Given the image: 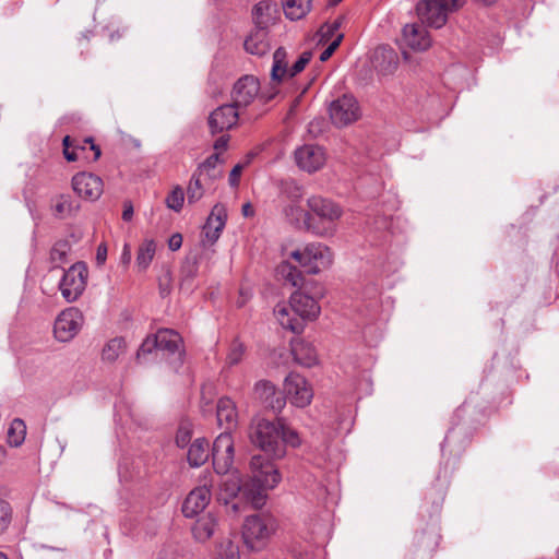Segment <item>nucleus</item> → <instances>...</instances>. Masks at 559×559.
I'll return each instance as SVG.
<instances>
[{"label": "nucleus", "mask_w": 559, "mask_h": 559, "mask_svg": "<svg viewBox=\"0 0 559 559\" xmlns=\"http://www.w3.org/2000/svg\"><path fill=\"white\" fill-rule=\"evenodd\" d=\"M251 477L243 484L233 481L227 485L226 490L230 496L241 492L246 499L250 500L254 508L264 504L266 491L273 489L281 481V474L270 459L261 454L253 455L250 461Z\"/></svg>", "instance_id": "nucleus-1"}, {"label": "nucleus", "mask_w": 559, "mask_h": 559, "mask_svg": "<svg viewBox=\"0 0 559 559\" xmlns=\"http://www.w3.org/2000/svg\"><path fill=\"white\" fill-rule=\"evenodd\" d=\"M323 297V289L320 288L314 296H309L300 290L292 294L288 304H277L274 308V316L282 328L294 333H301L306 320H314L320 314L321 308L318 299Z\"/></svg>", "instance_id": "nucleus-2"}, {"label": "nucleus", "mask_w": 559, "mask_h": 559, "mask_svg": "<svg viewBox=\"0 0 559 559\" xmlns=\"http://www.w3.org/2000/svg\"><path fill=\"white\" fill-rule=\"evenodd\" d=\"M250 442L270 459H282L285 448L281 440V419L271 421L264 418L253 419L249 428Z\"/></svg>", "instance_id": "nucleus-3"}, {"label": "nucleus", "mask_w": 559, "mask_h": 559, "mask_svg": "<svg viewBox=\"0 0 559 559\" xmlns=\"http://www.w3.org/2000/svg\"><path fill=\"white\" fill-rule=\"evenodd\" d=\"M276 519L269 513H259L246 518L242 525V539L251 551L263 550L277 531Z\"/></svg>", "instance_id": "nucleus-4"}, {"label": "nucleus", "mask_w": 559, "mask_h": 559, "mask_svg": "<svg viewBox=\"0 0 559 559\" xmlns=\"http://www.w3.org/2000/svg\"><path fill=\"white\" fill-rule=\"evenodd\" d=\"M290 258L312 275L330 269L334 261L332 250L321 242H311L298 248L292 251Z\"/></svg>", "instance_id": "nucleus-5"}, {"label": "nucleus", "mask_w": 559, "mask_h": 559, "mask_svg": "<svg viewBox=\"0 0 559 559\" xmlns=\"http://www.w3.org/2000/svg\"><path fill=\"white\" fill-rule=\"evenodd\" d=\"M338 218L340 212H289V221L298 229L317 236L332 235Z\"/></svg>", "instance_id": "nucleus-6"}, {"label": "nucleus", "mask_w": 559, "mask_h": 559, "mask_svg": "<svg viewBox=\"0 0 559 559\" xmlns=\"http://www.w3.org/2000/svg\"><path fill=\"white\" fill-rule=\"evenodd\" d=\"M463 3L464 0H420L416 10L423 23L440 28L447 23L449 13L461 8Z\"/></svg>", "instance_id": "nucleus-7"}, {"label": "nucleus", "mask_w": 559, "mask_h": 559, "mask_svg": "<svg viewBox=\"0 0 559 559\" xmlns=\"http://www.w3.org/2000/svg\"><path fill=\"white\" fill-rule=\"evenodd\" d=\"M88 270L85 263L76 262L63 274L59 283V290L67 302L76 301L87 285Z\"/></svg>", "instance_id": "nucleus-8"}, {"label": "nucleus", "mask_w": 559, "mask_h": 559, "mask_svg": "<svg viewBox=\"0 0 559 559\" xmlns=\"http://www.w3.org/2000/svg\"><path fill=\"white\" fill-rule=\"evenodd\" d=\"M312 58L311 51H304L292 67H288V53L285 48L280 47L273 53L271 80L280 84L286 79H292L300 73Z\"/></svg>", "instance_id": "nucleus-9"}, {"label": "nucleus", "mask_w": 559, "mask_h": 559, "mask_svg": "<svg viewBox=\"0 0 559 559\" xmlns=\"http://www.w3.org/2000/svg\"><path fill=\"white\" fill-rule=\"evenodd\" d=\"M83 323V313L78 308H67L55 320V337L59 342H69L81 331Z\"/></svg>", "instance_id": "nucleus-10"}, {"label": "nucleus", "mask_w": 559, "mask_h": 559, "mask_svg": "<svg viewBox=\"0 0 559 559\" xmlns=\"http://www.w3.org/2000/svg\"><path fill=\"white\" fill-rule=\"evenodd\" d=\"M285 400L294 406L304 408L308 406L313 397V390L308 381L299 373L290 372L284 380Z\"/></svg>", "instance_id": "nucleus-11"}, {"label": "nucleus", "mask_w": 559, "mask_h": 559, "mask_svg": "<svg viewBox=\"0 0 559 559\" xmlns=\"http://www.w3.org/2000/svg\"><path fill=\"white\" fill-rule=\"evenodd\" d=\"M330 119L337 127H346L359 118V106L352 95H343L333 100L329 107Z\"/></svg>", "instance_id": "nucleus-12"}, {"label": "nucleus", "mask_w": 559, "mask_h": 559, "mask_svg": "<svg viewBox=\"0 0 559 559\" xmlns=\"http://www.w3.org/2000/svg\"><path fill=\"white\" fill-rule=\"evenodd\" d=\"M213 466L217 474H227L234 462V441L230 431L222 432L212 449Z\"/></svg>", "instance_id": "nucleus-13"}, {"label": "nucleus", "mask_w": 559, "mask_h": 559, "mask_svg": "<svg viewBox=\"0 0 559 559\" xmlns=\"http://www.w3.org/2000/svg\"><path fill=\"white\" fill-rule=\"evenodd\" d=\"M259 91V80L253 75H245L234 84L231 92V104L235 105L237 109L247 107L258 96Z\"/></svg>", "instance_id": "nucleus-14"}, {"label": "nucleus", "mask_w": 559, "mask_h": 559, "mask_svg": "<svg viewBox=\"0 0 559 559\" xmlns=\"http://www.w3.org/2000/svg\"><path fill=\"white\" fill-rule=\"evenodd\" d=\"M239 118L238 109L233 104H225L213 110L207 119L212 134L230 130L237 124Z\"/></svg>", "instance_id": "nucleus-15"}, {"label": "nucleus", "mask_w": 559, "mask_h": 559, "mask_svg": "<svg viewBox=\"0 0 559 559\" xmlns=\"http://www.w3.org/2000/svg\"><path fill=\"white\" fill-rule=\"evenodd\" d=\"M72 187L74 192L85 199L95 201L103 193V180L90 173H80L72 178Z\"/></svg>", "instance_id": "nucleus-16"}, {"label": "nucleus", "mask_w": 559, "mask_h": 559, "mask_svg": "<svg viewBox=\"0 0 559 559\" xmlns=\"http://www.w3.org/2000/svg\"><path fill=\"white\" fill-rule=\"evenodd\" d=\"M298 167L307 173L319 170L325 163V154L321 146L307 144L295 151Z\"/></svg>", "instance_id": "nucleus-17"}, {"label": "nucleus", "mask_w": 559, "mask_h": 559, "mask_svg": "<svg viewBox=\"0 0 559 559\" xmlns=\"http://www.w3.org/2000/svg\"><path fill=\"white\" fill-rule=\"evenodd\" d=\"M254 399L274 412H281L285 404V396L277 392L276 386L269 380H260L253 388Z\"/></svg>", "instance_id": "nucleus-18"}, {"label": "nucleus", "mask_w": 559, "mask_h": 559, "mask_svg": "<svg viewBox=\"0 0 559 559\" xmlns=\"http://www.w3.org/2000/svg\"><path fill=\"white\" fill-rule=\"evenodd\" d=\"M211 490L206 485L191 490L182 504V513L187 518H193L201 513L211 501Z\"/></svg>", "instance_id": "nucleus-19"}, {"label": "nucleus", "mask_w": 559, "mask_h": 559, "mask_svg": "<svg viewBox=\"0 0 559 559\" xmlns=\"http://www.w3.org/2000/svg\"><path fill=\"white\" fill-rule=\"evenodd\" d=\"M227 219L226 212H211L202 229L203 247L213 246L219 238Z\"/></svg>", "instance_id": "nucleus-20"}, {"label": "nucleus", "mask_w": 559, "mask_h": 559, "mask_svg": "<svg viewBox=\"0 0 559 559\" xmlns=\"http://www.w3.org/2000/svg\"><path fill=\"white\" fill-rule=\"evenodd\" d=\"M403 43L413 50L424 51L431 45L427 29L418 24H407L403 28Z\"/></svg>", "instance_id": "nucleus-21"}, {"label": "nucleus", "mask_w": 559, "mask_h": 559, "mask_svg": "<svg viewBox=\"0 0 559 559\" xmlns=\"http://www.w3.org/2000/svg\"><path fill=\"white\" fill-rule=\"evenodd\" d=\"M280 11L276 2L271 0H262L252 9V19L255 27L267 31L270 25L274 24L278 17Z\"/></svg>", "instance_id": "nucleus-22"}, {"label": "nucleus", "mask_w": 559, "mask_h": 559, "mask_svg": "<svg viewBox=\"0 0 559 559\" xmlns=\"http://www.w3.org/2000/svg\"><path fill=\"white\" fill-rule=\"evenodd\" d=\"M399 64V57L394 49L389 46H379L372 55V66L381 74H391Z\"/></svg>", "instance_id": "nucleus-23"}, {"label": "nucleus", "mask_w": 559, "mask_h": 559, "mask_svg": "<svg viewBox=\"0 0 559 559\" xmlns=\"http://www.w3.org/2000/svg\"><path fill=\"white\" fill-rule=\"evenodd\" d=\"M216 416L218 426L224 431H231L237 427L238 413L236 404L227 396L221 397L216 406Z\"/></svg>", "instance_id": "nucleus-24"}, {"label": "nucleus", "mask_w": 559, "mask_h": 559, "mask_svg": "<svg viewBox=\"0 0 559 559\" xmlns=\"http://www.w3.org/2000/svg\"><path fill=\"white\" fill-rule=\"evenodd\" d=\"M292 354L295 361L304 367H312L318 362L316 348L304 340H297L292 343Z\"/></svg>", "instance_id": "nucleus-25"}, {"label": "nucleus", "mask_w": 559, "mask_h": 559, "mask_svg": "<svg viewBox=\"0 0 559 559\" xmlns=\"http://www.w3.org/2000/svg\"><path fill=\"white\" fill-rule=\"evenodd\" d=\"M245 49L250 55L263 56L270 50L267 31L255 28L245 40Z\"/></svg>", "instance_id": "nucleus-26"}, {"label": "nucleus", "mask_w": 559, "mask_h": 559, "mask_svg": "<svg viewBox=\"0 0 559 559\" xmlns=\"http://www.w3.org/2000/svg\"><path fill=\"white\" fill-rule=\"evenodd\" d=\"M217 525L216 516L207 513L195 521L192 526V534L198 542H206L214 535Z\"/></svg>", "instance_id": "nucleus-27"}, {"label": "nucleus", "mask_w": 559, "mask_h": 559, "mask_svg": "<svg viewBox=\"0 0 559 559\" xmlns=\"http://www.w3.org/2000/svg\"><path fill=\"white\" fill-rule=\"evenodd\" d=\"M158 350H165L174 354L180 349L182 344L181 336L174 330L160 329L154 334Z\"/></svg>", "instance_id": "nucleus-28"}, {"label": "nucleus", "mask_w": 559, "mask_h": 559, "mask_svg": "<svg viewBox=\"0 0 559 559\" xmlns=\"http://www.w3.org/2000/svg\"><path fill=\"white\" fill-rule=\"evenodd\" d=\"M276 275L280 280L292 285L293 287L301 288L304 286V275L296 266L289 262H282L276 267Z\"/></svg>", "instance_id": "nucleus-29"}, {"label": "nucleus", "mask_w": 559, "mask_h": 559, "mask_svg": "<svg viewBox=\"0 0 559 559\" xmlns=\"http://www.w3.org/2000/svg\"><path fill=\"white\" fill-rule=\"evenodd\" d=\"M188 462L192 467H199L209 459V444L205 439H195L188 450Z\"/></svg>", "instance_id": "nucleus-30"}, {"label": "nucleus", "mask_w": 559, "mask_h": 559, "mask_svg": "<svg viewBox=\"0 0 559 559\" xmlns=\"http://www.w3.org/2000/svg\"><path fill=\"white\" fill-rule=\"evenodd\" d=\"M127 344L123 337L109 340L102 349V360L106 364H114L126 352Z\"/></svg>", "instance_id": "nucleus-31"}, {"label": "nucleus", "mask_w": 559, "mask_h": 559, "mask_svg": "<svg viewBox=\"0 0 559 559\" xmlns=\"http://www.w3.org/2000/svg\"><path fill=\"white\" fill-rule=\"evenodd\" d=\"M282 4L286 17L297 21L310 11L311 0H283Z\"/></svg>", "instance_id": "nucleus-32"}, {"label": "nucleus", "mask_w": 559, "mask_h": 559, "mask_svg": "<svg viewBox=\"0 0 559 559\" xmlns=\"http://www.w3.org/2000/svg\"><path fill=\"white\" fill-rule=\"evenodd\" d=\"M156 251V245L154 240H144L139 249L136 254V266L140 271H145L151 262L153 261V258L155 255Z\"/></svg>", "instance_id": "nucleus-33"}, {"label": "nucleus", "mask_w": 559, "mask_h": 559, "mask_svg": "<svg viewBox=\"0 0 559 559\" xmlns=\"http://www.w3.org/2000/svg\"><path fill=\"white\" fill-rule=\"evenodd\" d=\"M71 246L67 240L57 241L50 250V261L53 267H61L67 262Z\"/></svg>", "instance_id": "nucleus-34"}, {"label": "nucleus", "mask_w": 559, "mask_h": 559, "mask_svg": "<svg viewBox=\"0 0 559 559\" xmlns=\"http://www.w3.org/2000/svg\"><path fill=\"white\" fill-rule=\"evenodd\" d=\"M214 559H240L238 545L230 539L222 540L216 546Z\"/></svg>", "instance_id": "nucleus-35"}, {"label": "nucleus", "mask_w": 559, "mask_h": 559, "mask_svg": "<svg viewBox=\"0 0 559 559\" xmlns=\"http://www.w3.org/2000/svg\"><path fill=\"white\" fill-rule=\"evenodd\" d=\"M205 178L204 175H200L195 170V173L192 175L188 189H187V198H188V204L192 205L197 201H199L203 195V187H202V180Z\"/></svg>", "instance_id": "nucleus-36"}, {"label": "nucleus", "mask_w": 559, "mask_h": 559, "mask_svg": "<svg viewBox=\"0 0 559 559\" xmlns=\"http://www.w3.org/2000/svg\"><path fill=\"white\" fill-rule=\"evenodd\" d=\"M26 435V426L22 419H14L8 430V441L13 447H19L23 443Z\"/></svg>", "instance_id": "nucleus-37"}, {"label": "nucleus", "mask_w": 559, "mask_h": 559, "mask_svg": "<svg viewBox=\"0 0 559 559\" xmlns=\"http://www.w3.org/2000/svg\"><path fill=\"white\" fill-rule=\"evenodd\" d=\"M218 163H221L219 153H213L198 167L197 171L205 177L214 178L218 175L216 171Z\"/></svg>", "instance_id": "nucleus-38"}, {"label": "nucleus", "mask_w": 559, "mask_h": 559, "mask_svg": "<svg viewBox=\"0 0 559 559\" xmlns=\"http://www.w3.org/2000/svg\"><path fill=\"white\" fill-rule=\"evenodd\" d=\"M281 440L283 441V447L285 449H286V445L296 448V447L300 445V442H301L298 432L295 429L286 426L282 420H281Z\"/></svg>", "instance_id": "nucleus-39"}, {"label": "nucleus", "mask_w": 559, "mask_h": 559, "mask_svg": "<svg viewBox=\"0 0 559 559\" xmlns=\"http://www.w3.org/2000/svg\"><path fill=\"white\" fill-rule=\"evenodd\" d=\"M245 355V346L242 343H240L238 340H235L230 348L228 350L227 357H226V364L228 366H236L238 365Z\"/></svg>", "instance_id": "nucleus-40"}, {"label": "nucleus", "mask_w": 559, "mask_h": 559, "mask_svg": "<svg viewBox=\"0 0 559 559\" xmlns=\"http://www.w3.org/2000/svg\"><path fill=\"white\" fill-rule=\"evenodd\" d=\"M307 204L309 210H338L337 206L329 199H324L321 195H312L308 198Z\"/></svg>", "instance_id": "nucleus-41"}, {"label": "nucleus", "mask_w": 559, "mask_h": 559, "mask_svg": "<svg viewBox=\"0 0 559 559\" xmlns=\"http://www.w3.org/2000/svg\"><path fill=\"white\" fill-rule=\"evenodd\" d=\"M185 201V193L182 188L176 187L166 198L168 210H179Z\"/></svg>", "instance_id": "nucleus-42"}, {"label": "nucleus", "mask_w": 559, "mask_h": 559, "mask_svg": "<svg viewBox=\"0 0 559 559\" xmlns=\"http://www.w3.org/2000/svg\"><path fill=\"white\" fill-rule=\"evenodd\" d=\"M11 518L12 510L10 504L4 500H0V534L9 527Z\"/></svg>", "instance_id": "nucleus-43"}, {"label": "nucleus", "mask_w": 559, "mask_h": 559, "mask_svg": "<svg viewBox=\"0 0 559 559\" xmlns=\"http://www.w3.org/2000/svg\"><path fill=\"white\" fill-rule=\"evenodd\" d=\"M156 340L154 335L147 336L143 343L141 344L138 353H136V359L139 362H141V359L146 355L151 354L154 349L158 350V346L156 344Z\"/></svg>", "instance_id": "nucleus-44"}, {"label": "nucleus", "mask_w": 559, "mask_h": 559, "mask_svg": "<svg viewBox=\"0 0 559 559\" xmlns=\"http://www.w3.org/2000/svg\"><path fill=\"white\" fill-rule=\"evenodd\" d=\"M284 192L287 194L292 201H298L302 195V188L298 186L295 181H288L285 183Z\"/></svg>", "instance_id": "nucleus-45"}, {"label": "nucleus", "mask_w": 559, "mask_h": 559, "mask_svg": "<svg viewBox=\"0 0 559 559\" xmlns=\"http://www.w3.org/2000/svg\"><path fill=\"white\" fill-rule=\"evenodd\" d=\"M191 440V429L188 425L179 427L176 435V443L180 448H185Z\"/></svg>", "instance_id": "nucleus-46"}, {"label": "nucleus", "mask_w": 559, "mask_h": 559, "mask_svg": "<svg viewBox=\"0 0 559 559\" xmlns=\"http://www.w3.org/2000/svg\"><path fill=\"white\" fill-rule=\"evenodd\" d=\"M63 144V155L64 158L69 162H74L78 159V155L75 153V148L72 147V138L70 135H66L62 141Z\"/></svg>", "instance_id": "nucleus-47"}, {"label": "nucleus", "mask_w": 559, "mask_h": 559, "mask_svg": "<svg viewBox=\"0 0 559 559\" xmlns=\"http://www.w3.org/2000/svg\"><path fill=\"white\" fill-rule=\"evenodd\" d=\"M343 39V34H338L337 37L321 52L320 60L326 61L333 55L335 49L340 46Z\"/></svg>", "instance_id": "nucleus-48"}, {"label": "nucleus", "mask_w": 559, "mask_h": 559, "mask_svg": "<svg viewBox=\"0 0 559 559\" xmlns=\"http://www.w3.org/2000/svg\"><path fill=\"white\" fill-rule=\"evenodd\" d=\"M79 205H73L70 195H60L55 205V210H73Z\"/></svg>", "instance_id": "nucleus-49"}, {"label": "nucleus", "mask_w": 559, "mask_h": 559, "mask_svg": "<svg viewBox=\"0 0 559 559\" xmlns=\"http://www.w3.org/2000/svg\"><path fill=\"white\" fill-rule=\"evenodd\" d=\"M242 169H243L242 164H237L231 169V171L229 174V178H228L229 185L231 187H237L239 185V179H240Z\"/></svg>", "instance_id": "nucleus-50"}, {"label": "nucleus", "mask_w": 559, "mask_h": 559, "mask_svg": "<svg viewBox=\"0 0 559 559\" xmlns=\"http://www.w3.org/2000/svg\"><path fill=\"white\" fill-rule=\"evenodd\" d=\"M341 25H342V19L341 17L336 19L331 24H326V25L322 26V28H321L322 35L323 36H333V34L338 31Z\"/></svg>", "instance_id": "nucleus-51"}, {"label": "nucleus", "mask_w": 559, "mask_h": 559, "mask_svg": "<svg viewBox=\"0 0 559 559\" xmlns=\"http://www.w3.org/2000/svg\"><path fill=\"white\" fill-rule=\"evenodd\" d=\"M229 139L230 136L228 134H223L222 136H219L215 142H214V150L216 151L215 153H222L224 151L227 150L228 147V142H229Z\"/></svg>", "instance_id": "nucleus-52"}, {"label": "nucleus", "mask_w": 559, "mask_h": 559, "mask_svg": "<svg viewBox=\"0 0 559 559\" xmlns=\"http://www.w3.org/2000/svg\"><path fill=\"white\" fill-rule=\"evenodd\" d=\"M181 246H182V236H181V234L176 233V234L171 235V237L168 240V248L171 251H177V250H179L181 248Z\"/></svg>", "instance_id": "nucleus-53"}, {"label": "nucleus", "mask_w": 559, "mask_h": 559, "mask_svg": "<svg viewBox=\"0 0 559 559\" xmlns=\"http://www.w3.org/2000/svg\"><path fill=\"white\" fill-rule=\"evenodd\" d=\"M106 259H107V247H106V245L100 243L97 247L96 261L99 265H102L106 262Z\"/></svg>", "instance_id": "nucleus-54"}, {"label": "nucleus", "mask_w": 559, "mask_h": 559, "mask_svg": "<svg viewBox=\"0 0 559 559\" xmlns=\"http://www.w3.org/2000/svg\"><path fill=\"white\" fill-rule=\"evenodd\" d=\"M84 143H88L90 150L94 152V160H97L100 157V148L96 145L92 138H85Z\"/></svg>", "instance_id": "nucleus-55"}, {"label": "nucleus", "mask_w": 559, "mask_h": 559, "mask_svg": "<svg viewBox=\"0 0 559 559\" xmlns=\"http://www.w3.org/2000/svg\"><path fill=\"white\" fill-rule=\"evenodd\" d=\"M121 260L126 264H128L131 261V248L129 245H124L123 251L121 254Z\"/></svg>", "instance_id": "nucleus-56"}, {"label": "nucleus", "mask_w": 559, "mask_h": 559, "mask_svg": "<svg viewBox=\"0 0 559 559\" xmlns=\"http://www.w3.org/2000/svg\"><path fill=\"white\" fill-rule=\"evenodd\" d=\"M72 142H73L72 147L75 148V151L76 150L85 151L86 145L88 144V143H84V140L81 141V140H76V139H72Z\"/></svg>", "instance_id": "nucleus-57"}, {"label": "nucleus", "mask_w": 559, "mask_h": 559, "mask_svg": "<svg viewBox=\"0 0 559 559\" xmlns=\"http://www.w3.org/2000/svg\"><path fill=\"white\" fill-rule=\"evenodd\" d=\"M134 212H122V219L124 222H130L133 217Z\"/></svg>", "instance_id": "nucleus-58"}, {"label": "nucleus", "mask_w": 559, "mask_h": 559, "mask_svg": "<svg viewBox=\"0 0 559 559\" xmlns=\"http://www.w3.org/2000/svg\"><path fill=\"white\" fill-rule=\"evenodd\" d=\"M276 91H274L273 93L269 94V95H265V94H262L261 97H263L265 99V102H269L271 99L274 98V96L276 95Z\"/></svg>", "instance_id": "nucleus-59"}, {"label": "nucleus", "mask_w": 559, "mask_h": 559, "mask_svg": "<svg viewBox=\"0 0 559 559\" xmlns=\"http://www.w3.org/2000/svg\"><path fill=\"white\" fill-rule=\"evenodd\" d=\"M475 1L486 4V5H490V4L495 3L497 0H475Z\"/></svg>", "instance_id": "nucleus-60"}, {"label": "nucleus", "mask_w": 559, "mask_h": 559, "mask_svg": "<svg viewBox=\"0 0 559 559\" xmlns=\"http://www.w3.org/2000/svg\"><path fill=\"white\" fill-rule=\"evenodd\" d=\"M240 210H252L251 203L250 202L242 203Z\"/></svg>", "instance_id": "nucleus-61"}, {"label": "nucleus", "mask_w": 559, "mask_h": 559, "mask_svg": "<svg viewBox=\"0 0 559 559\" xmlns=\"http://www.w3.org/2000/svg\"><path fill=\"white\" fill-rule=\"evenodd\" d=\"M5 456V451L3 448L0 447V465L2 464Z\"/></svg>", "instance_id": "nucleus-62"}, {"label": "nucleus", "mask_w": 559, "mask_h": 559, "mask_svg": "<svg viewBox=\"0 0 559 559\" xmlns=\"http://www.w3.org/2000/svg\"><path fill=\"white\" fill-rule=\"evenodd\" d=\"M123 210L132 211V210H133V206H132V204H131V203H129V202H128V203H126V204H124V209H123Z\"/></svg>", "instance_id": "nucleus-63"}, {"label": "nucleus", "mask_w": 559, "mask_h": 559, "mask_svg": "<svg viewBox=\"0 0 559 559\" xmlns=\"http://www.w3.org/2000/svg\"><path fill=\"white\" fill-rule=\"evenodd\" d=\"M242 213H243V216H245V217H250V216H252V214H253L254 212L246 211V212H242Z\"/></svg>", "instance_id": "nucleus-64"}]
</instances>
